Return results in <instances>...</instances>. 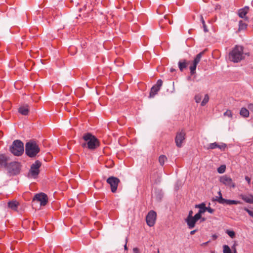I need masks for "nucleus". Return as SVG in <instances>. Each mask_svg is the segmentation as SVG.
<instances>
[{"label": "nucleus", "mask_w": 253, "mask_h": 253, "mask_svg": "<svg viewBox=\"0 0 253 253\" xmlns=\"http://www.w3.org/2000/svg\"><path fill=\"white\" fill-rule=\"evenodd\" d=\"M203 28H204V31H205V32H208V30L207 28V26H206V23L205 24H203Z\"/></svg>", "instance_id": "39"}, {"label": "nucleus", "mask_w": 253, "mask_h": 253, "mask_svg": "<svg viewBox=\"0 0 253 253\" xmlns=\"http://www.w3.org/2000/svg\"><path fill=\"white\" fill-rule=\"evenodd\" d=\"M200 20H201V22L202 23V24L205 23V20H204V18L202 15L200 16Z\"/></svg>", "instance_id": "42"}, {"label": "nucleus", "mask_w": 253, "mask_h": 253, "mask_svg": "<svg viewBox=\"0 0 253 253\" xmlns=\"http://www.w3.org/2000/svg\"><path fill=\"white\" fill-rule=\"evenodd\" d=\"M186 138V133L183 129H181L176 133L175 142L177 147L180 148Z\"/></svg>", "instance_id": "9"}, {"label": "nucleus", "mask_w": 253, "mask_h": 253, "mask_svg": "<svg viewBox=\"0 0 253 253\" xmlns=\"http://www.w3.org/2000/svg\"><path fill=\"white\" fill-rule=\"evenodd\" d=\"M226 147V144H222V145H218V147H217V148H218L219 149L221 150H224Z\"/></svg>", "instance_id": "37"}, {"label": "nucleus", "mask_w": 253, "mask_h": 253, "mask_svg": "<svg viewBox=\"0 0 253 253\" xmlns=\"http://www.w3.org/2000/svg\"><path fill=\"white\" fill-rule=\"evenodd\" d=\"M9 157L4 154H0V168H6L9 161Z\"/></svg>", "instance_id": "15"}, {"label": "nucleus", "mask_w": 253, "mask_h": 253, "mask_svg": "<svg viewBox=\"0 0 253 253\" xmlns=\"http://www.w3.org/2000/svg\"><path fill=\"white\" fill-rule=\"evenodd\" d=\"M106 182L109 184L111 192L113 193H116L118 185L120 183V180L116 177L112 176L107 179Z\"/></svg>", "instance_id": "7"}, {"label": "nucleus", "mask_w": 253, "mask_h": 253, "mask_svg": "<svg viewBox=\"0 0 253 253\" xmlns=\"http://www.w3.org/2000/svg\"><path fill=\"white\" fill-rule=\"evenodd\" d=\"M19 203L16 201H11L8 203V207L12 210L16 211Z\"/></svg>", "instance_id": "20"}, {"label": "nucleus", "mask_w": 253, "mask_h": 253, "mask_svg": "<svg viewBox=\"0 0 253 253\" xmlns=\"http://www.w3.org/2000/svg\"><path fill=\"white\" fill-rule=\"evenodd\" d=\"M164 21L169 22L170 24H172V22L170 20L169 18V15H165L164 19H162L160 21L159 24L161 25V23L163 22Z\"/></svg>", "instance_id": "28"}, {"label": "nucleus", "mask_w": 253, "mask_h": 253, "mask_svg": "<svg viewBox=\"0 0 253 253\" xmlns=\"http://www.w3.org/2000/svg\"><path fill=\"white\" fill-rule=\"evenodd\" d=\"M160 90L159 88H157L154 85L151 88V90L149 93V97L153 98L156 94H157L158 92Z\"/></svg>", "instance_id": "22"}, {"label": "nucleus", "mask_w": 253, "mask_h": 253, "mask_svg": "<svg viewBox=\"0 0 253 253\" xmlns=\"http://www.w3.org/2000/svg\"><path fill=\"white\" fill-rule=\"evenodd\" d=\"M244 210L247 211L248 214L251 216H252V217H253V210H249L248 209L246 208H244Z\"/></svg>", "instance_id": "35"}, {"label": "nucleus", "mask_w": 253, "mask_h": 253, "mask_svg": "<svg viewBox=\"0 0 253 253\" xmlns=\"http://www.w3.org/2000/svg\"><path fill=\"white\" fill-rule=\"evenodd\" d=\"M243 47L236 45L229 54V59L234 63H238L244 59Z\"/></svg>", "instance_id": "2"}, {"label": "nucleus", "mask_w": 253, "mask_h": 253, "mask_svg": "<svg viewBox=\"0 0 253 253\" xmlns=\"http://www.w3.org/2000/svg\"><path fill=\"white\" fill-rule=\"evenodd\" d=\"M200 219H201V222L205 221V220H206L205 218H204V217L202 218V217H201V218Z\"/></svg>", "instance_id": "47"}, {"label": "nucleus", "mask_w": 253, "mask_h": 253, "mask_svg": "<svg viewBox=\"0 0 253 253\" xmlns=\"http://www.w3.org/2000/svg\"><path fill=\"white\" fill-rule=\"evenodd\" d=\"M167 160V158L165 155H161L159 158V162L161 166H163L166 161Z\"/></svg>", "instance_id": "25"}, {"label": "nucleus", "mask_w": 253, "mask_h": 253, "mask_svg": "<svg viewBox=\"0 0 253 253\" xmlns=\"http://www.w3.org/2000/svg\"><path fill=\"white\" fill-rule=\"evenodd\" d=\"M163 84V81L162 80H158L157 82V83L156 84H155L154 86L158 88H159L160 89L161 87L162 86Z\"/></svg>", "instance_id": "31"}, {"label": "nucleus", "mask_w": 253, "mask_h": 253, "mask_svg": "<svg viewBox=\"0 0 253 253\" xmlns=\"http://www.w3.org/2000/svg\"><path fill=\"white\" fill-rule=\"evenodd\" d=\"M226 169L225 165H221L217 169V171L219 173H223L225 172Z\"/></svg>", "instance_id": "29"}, {"label": "nucleus", "mask_w": 253, "mask_h": 253, "mask_svg": "<svg viewBox=\"0 0 253 253\" xmlns=\"http://www.w3.org/2000/svg\"><path fill=\"white\" fill-rule=\"evenodd\" d=\"M219 182L223 185L229 188H235L236 184L232 179L228 175L225 174L220 177Z\"/></svg>", "instance_id": "6"}, {"label": "nucleus", "mask_w": 253, "mask_h": 253, "mask_svg": "<svg viewBox=\"0 0 253 253\" xmlns=\"http://www.w3.org/2000/svg\"><path fill=\"white\" fill-rule=\"evenodd\" d=\"M10 151L15 156H21L24 152V144L20 140H14L9 148Z\"/></svg>", "instance_id": "4"}, {"label": "nucleus", "mask_w": 253, "mask_h": 253, "mask_svg": "<svg viewBox=\"0 0 253 253\" xmlns=\"http://www.w3.org/2000/svg\"><path fill=\"white\" fill-rule=\"evenodd\" d=\"M214 210L211 209V207H206L205 208V211H208L210 213H212L214 212Z\"/></svg>", "instance_id": "36"}, {"label": "nucleus", "mask_w": 253, "mask_h": 253, "mask_svg": "<svg viewBox=\"0 0 253 253\" xmlns=\"http://www.w3.org/2000/svg\"><path fill=\"white\" fill-rule=\"evenodd\" d=\"M234 253H236V250L235 248H234Z\"/></svg>", "instance_id": "49"}, {"label": "nucleus", "mask_w": 253, "mask_h": 253, "mask_svg": "<svg viewBox=\"0 0 253 253\" xmlns=\"http://www.w3.org/2000/svg\"><path fill=\"white\" fill-rule=\"evenodd\" d=\"M127 242V239H126V244H125V245L124 246L125 250H127V246H126Z\"/></svg>", "instance_id": "44"}, {"label": "nucleus", "mask_w": 253, "mask_h": 253, "mask_svg": "<svg viewBox=\"0 0 253 253\" xmlns=\"http://www.w3.org/2000/svg\"><path fill=\"white\" fill-rule=\"evenodd\" d=\"M248 109L253 112V103H250L248 106Z\"/></svg>", "instance_id": "38"}, {"label": "nucleus", "mask_w": 253, "mask_h": 253, "mask_svg": "<svg viewBox=\"0 0 253 253\" xmlns=\"http://www.w3.org/2000/svg\"><path fill=\"white\" fill-rule=\"evenodd\" d=\"M157 213L155 211L152 210L148 212L146 217V221L149 226L152 227L154 225Z\"/></svg>", "instance_id": "13"}, {"label": "nucleus", "mask_w": 253, "mask_h": 253, "mask_svg": "<svg viewBox=\"0 0 253 253\" xmlns=\"http://www.w3.org/2000/svg\"><path fill=\"white\" fill-rule=\"evenodd\" d=\"M133 253H138L139 249L137 248H134L133 249Z\"/></svg>", "instance_id": "41"}, {"label": "nucleus", "mask_w": 253, "mask_h": 253, "mask_svg": "<svg viewBox=\"0 0 253 253\" xmlns=\"http://www.w3.org/2000/svg\"><path fill=\"white\" fill-rule=\"evenodd\" d=\"M85 142L82 144L83 147H87L89 150H94L100 145L98 139L90 133H85L83 136Z\"/></svg>", "instance_id": "1"}, {"label": "nucleus", "mask_w": 253, "mask_h": 253, "mask_svg": "<svg viewBox=\"0 0 253 253\" xmlns=\"http://www.w3.org/2000/svg\"><path fill=\"white\" fill-rule=\"evenodd\" d=\"M249 10V7L245 6L243 8L239 9L238 15L241 18H244Z\"/></svg>", "instance_id": "21"}, {"label": "nucleus", "mask_w": 253, "mask_h": 253, "mask_svg": "<svg viewBox=\"0 0 253 253\" xmlns=\"http://www.w3.org/2000/svg\"><path fill=\"white\" fill-rule=\"evenodd\" d=\"M205 51V50L200 52L196 55L193 61L192 64L189 67L190 74L191 75L195 74L197 65L200 62L201 57L204 54Z\"/></svg>", "instance_id": "11"}, {"label": "nucleus", "mask_w": 253, "mask_h": 253, "mask_svg": "<svg viewBox=\"0 0 253 253\" xmlns=\"http://www.w3.org/2000/svg\"><path fill=\"white\" fill-rule=\"evenodd\" d=\"M209 96L208 94H206L205 95L203 101L201 102V105L202 106H204L209 101Z\"/></svg>", "instance_id": "26"}, {"label": "nucleus", "mask_w": 253, "mask_h": 253, "mask_svg": "<svg viewBox=\"0 0 253 253\" xmlns=\"http://www.w3.org/2000/svg\"><path fill=\"white\" fill-rule=\"evenodd\" d=\"M240 115L244 118H247L250 115L249 111L246 108L243 107L240 110Z\"/></svg>", "instance_id": "23"}, {"label": "nucleus", "mask_w": 253, "mask_h": 253, "mask_svg": "<svg viewBox=\"0 0 253 253\" xmlns=\"http://www.w3.org/2000/svg\"><path fill=\"white\" fill-rule=\"evenodd\" d=\"M33 201L40 202L41 206H44L48 202V197L45 194L40 193L35 195Z\"/></svg>", "instance_id": "12"}, {"label": "nucleus", "mask_w": 253, "mask_h": 253, "mask_svg": "<svg viewBox=\"0 0 253 253\" xmlns=\"http://www.w3.org/2000/svg\"><path fill=\"white\" fill-rule=\"evenodd\" d=\"M175 71H176V70H175V69H174V68H171L170 69V72H171V73L174 72H175Z\"/></svg>", "instance_id": "46"}, {"label": "nucleus", "mask_w": 253, "mask_h": 253, "mask_svg": "<svg viewBox=\"0 0 253 253\" xmlns=\"http://www.w3.org/2000/svg\"><path fill=\"white\" fill-rule=\"evenodd\" d=\"M197 231V230H192L190 232V234L191 235H193Z\"/></svg>", "instance_id": "43"}, {"label": "nucleus", "mask_w": 253, "mask_h": 253, "mask_svg": "<svg viewBox=\"0 0 253 253\" xmlns=\"http://www.w3.org/2000/svg\"><path fill=\"white\" fill-rule=\"evenodd\" d=\"M161 28H163V26L162 25H161Z\"/></svg>", "instance_id": "50"}, {"label": "nucleus", "mask_w": 253, "mask_h": 253, "mask_svg": "<svg viewBox=\"0 0 253 253\" xmlns=\"http://www.w3.org/2000/svg\"><path fill=\"white\" fill-rule=\"evenodd\" d=\"M245 179L249 183L250 182V178L248 176L245 177Z\"/></svg>", "instance_id": "45"}, {"label": "nucleus", "mask_w": 253, "mask_h": 253, "mask_svg": "<svg viewBox=\"0 0 253 253\" xmlns=\"http://www.w3.org/2000/svg\"><path fill=\"white\" fill-rule=\"evenodd\" d=\"M19 112L23 115H27L29 112V106L27 105L22 106L19 107Z\"/></svg>", "instance_id": "19"}, {"label": "nucleus", "mask_w": 253, "mask_h": 253, "mask_svg": "<svg viewBox=\"0 0 253 253\" xmlns=\"http://www.w3.org/2000/svg\"><path fill=\"white\" fill-rule=\"evenodd\" d=\"M224 116H227L229 118H232V111L230 110H227L224 114Z\"/></svg>", "instance_id": "32"}, {"label": "nucleus", "mask_w": 253, "mask_h": 253, "mask_svg": "<svg viewBox=\"0 0 253 253\" xmlns=\"http://www.w3.org/2000/svg\"><path fill=\"white\" fill-rule=\"evenodd\" d=\"M217 147H218V144L217 143L214 142L210 143L208 147V149H214L217 148Z\"/></svg>", "instance_id": "30"}, {"label": "nucleus", "mask_w": 253, "mask_h": 253, "mask_svg": "<svg viewBox=\"0 0 253 253\" xmlns=\"http://www.w3.org/2000/svg\"><path fill=\"white\" fill-rule=\"evenodd\" d=\"M226 233L232 238H233L235 236V233L233 231L227 230Z\"/></svg>", "instance_id": "34"}, {"label": "nucleus", "mask_w": 253, "mask_h": 253, "mask_svg": "<svg viewBox=\"0 0 253 253\" xmlns=\"http://www.w3.org/2000/svg\"><path fill=\"white\" fill-rule=\"evenodd\" d=\"M42 163L39 160H37L33 164L29 170L28 175L33 178H36L40 173V168L41 167Z\"/></svg>", "instance_id": "5"}, {"label": "nucleus", "mask_w": 253, "mask_h": 253, "mask_svg": "<svg viewBox=\"0 0 253 253\" xmlns=\"http://www.w3.org/2000/svg\"><path fill=\"white\" fill-rule=\"evenodd\" d=\"M189 64V61L185 59H181L178 63V68L180 71L182 72L186 69Z\"/></svg>", "instance_id": "17"}, {"label": "nucleus", "mask_w": 253, "mask_h": 253, "mask_svg": "<svg viewBox=\"0 0 253 253\" xmlns=\"http://www.w3.org/2000/svg\"><path fill=\"white\" fill-rule=\"evenodd\" d=\"M201 218L199 216L195 214L194 216L186 217L185 220L187 224L188 228L191 229L195 226L196 223Z\"/></svg>", "instance_id": "14"}, {"label": "nucleus", "mask_w": 253, "mask_h": 253, "mask_svg": "<svg viewBox=\"0 0 253 253\" xmlns=\"http://www.w3.org/2000/svg\"><path fill=\"white\" fill-rule=\"evenodd\" d=\"M195 207L200 209L198 213H197L196 214L201 218L202 214L205 212V204L203 203L199 205H196Z\"/></svg>", "instance_id": "18"}, {"label": "nucleus", "mask_w": 253, "mask_h": 253, "mask_svg": "<svg viewBox=\"0 0 253 253\" xmlns=\"http://www.w3.org/2000/svg\"><path fill=\"white\" fill-rule=\"evenodd\" d=\"M165 9V7L163 5H161L157 9V11L158 14H162L164 13Z\"/></svg>", "instance_id": "27"}, {"label": "nucleus", "mask_w": 253, "mask_h": 253, "mask_svg": "<svg viewBox=\"0 0 253 253\" xmlns=\"http://www.w3.org/2000/svg\"><path fill=\"white\" fill-rule=\"evenodd\" d=\"M247 24L241 20L239 21L238 31L244 30L247 28Z\"/></svg>", "instance_id": "24"}, {"label": "nucleus", "mask_w": 253, "mask_h": 253, "mask_svg": "<svg viewBox=\"0 0 253 253\" xmlns=\"http://www.w3.org/2000/svg\"><path fill=\"white\" fill-rule=\"evenodd\" d=\"M192 216H193V211L191 210L189 211V213H188V215L187 217H191Z\"/></svg>", "instance_id": "40"}, {"label": "nucleus", "mask_w": 253, "mask_h": 253, "mask_svg": "<svg viewBox=\"0 0 253 253\" xmlns=\"http://www.w3.org/2000/svg\"><path fill=\"white\" fill-rule=\"evenodd\" d=\"M6 169L8 170V172L13 175L18 174L20 171V166L19 163L13 162L8 163Z\"/></svg>", "instance_id": "8"}, {"label": "nucleus", "mask_w": 253, "mask_h": 253, "mask_svg": "<svg viewBox=\"0 0 253 253\" xmlns=\"http://www.w3.org/2000/svg\"><path fill=\"white\" fill-rule=\"evenodd\" d=\"M40 151V148L35 141L31 140L26 143L25 153L29 157H36Z\"/></svg>", "instance_id": "3"}, {"label": "nucleus", "mask_w": 253, "mask_h": 253, "mask_svg": "<svg viewBox=\"0 0 253 253\" xmlns=\"http://www.w3.org/2000/svg\"><path fill=\"white\" fill-rule=\"evenodd\" d=\"M240 198L246 203L249 204H253V195L252 194H241Z\"/></svg>", "instance_id": "16"}, {"label": "nucleus", "mask_w": 253, "mask_h": 253, "mask_svg": "<svg viewBox=\"0 0 253 253\" xmlns=\"http://www.w3.org/2000/svg\"><path fill=\"white\" fill-rule=\"evenodd\" d=\"M218 195H219V197H216L215 199V201H216L217 202H218L220 204H226V205H238V204H241V202L239 201H236V200H227L225 199L222 198L221 192L220 191H219L218 192Z\"/></svg>", "instance_id": "10"}, {"label": "nucleus", "mask_w": 253, "mask_h": 253, "mask_svg": "<svg viewBox=\"0 0 253 253\" xmlns=\"http://www.w3.org/2000/svg\"><path fill=\"white\" fill-rule=\"evenodd\" d=\"M212 238L214 239H216L217 238V236H216V235H212Z\"/></svg>", "instance_id": "48"}, {"label": "nucleus", "mask_w": 253, "mask_h": 253, "mask_svg": "<svg viewBox=\"0 0 253 253\" xmlns=\"http://www.w3.org/2000/svg\"><path fill=\"white\" fill-rule=\"evenodd\" d=\"M202 96L201 94H196L195 96V98H194L196 102L197 103H199L202 99Z\"/></svg>", "instance_id": "33"}]
</instances>
